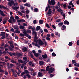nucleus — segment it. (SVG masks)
Returning a JSON list of instances; mask_svg holds the SVG:
<instances>
[{
  "mask_svg": "<svg viewBox=\"0 0 79 79\" xmlns=\"http://www.w3.org/2000/svg\"><path fill=\"white\" fill-rule=\"evenodd\" d=\"M49 67L50 66H47L46 68V70L47 71H48L49 74H52L55 71V69L52 67H50V68H49Z\"/></svg>",
  "mask_w": 79,
  "mask_h": 79,
  "instance_id": "obj_1",
  "label": "nucleus"
},
{
  "mask_svg": "<svg viewBox=\"0 0 79 79\" xmlns=\"http://www.w3.org/2000/svg\"><path fill=\"white\" fill-rule=\"evenodd\" d=\"M17 3L14 2V1L13 0H11L10 1L8 2V5L10 6H11L12 5H14V6H17Z\"/></svg>",
  "mask_w": 79,
  "mask_h": 79,
  "instance_id": "obj_2",
  "label": "nucleus"
},
{
  "mask_svg": "<svg viewBox=\"0 0 79 79\" xmlns=\"http://www.w3.org/2000/svg\"><path fill=\"white\" fill-rule=\"evenodd\" d=\"M48 6H47L46 7L45 11L46 12L48 10V8H53L52 6H51V5H49L48 4Z\"/></svg>",
  "mask_w": 79,
  "mask_h": 79,
  "instance_id": "obj_3",
  "label": "nucleus"
},
{
  "mask_svg": "<svg viewBox=\"0 0 79 79\" xmlns=\"http://www.w3.org/2000/svg\"><path fill=\"white\" fill-rule=\"evenodd\" d=\"M10 47L9 46L8 47L9 49L11 51H13V48H14V46H13V45L12 44H10Z\"/></svg>",
  "mask_w": 79,
  "mask_h": 79,
  "instance_id": "obj_4",
  "label": "nucleus"
},
{
  "mask_svg": "<svg viewBox=\"0 0 79 79\" xmlns=\"http://www.w3.org/2000/svg\"><path fill=\"white\" fill-rule=\"evenodd\" d=\"M33 34H35V37L34 39L37 40L38 39L37 37V32L36 31H33L32 32Z\"/></svg>",
  "mask_w": 79,
  "mask_h": 79,
  "instance_id": "obj_5",
  "label": "nucleus"
},
{
  "mask_svg": "<svg viewBox=\"0 0 79 79\" xmlns=\"http://www.w3.org/2000/svg\"><path fill=\"white\" fill-rule=\"evenodd\" d=\"M14 17L13 16H11L10 17V19H9L8 20V22L10 23H11V24H12L13 23V22H12V20H13L14 19Z\"/></svg>",
  "mask_w": 79,
  "mask_h": 79,
  "instance_id": "obj_6",
  "label": "nucleus"
},
{
  "mask_svg": "<svg viewBox=\"0 0 79 79\" xmlns=\"http://www.w3.org/2000/svg\"><path fill=\"white\" fill-rule=\"evenodd\" d=\"M39 45H44V42L40 40H39Z\"/></svg>",
  "mask_w": 79,
  "mask_h": 79,
  "instance_id": "obj_7",
  "label": "nucleus"
},
{
  "mask_svg": "<svg viewBox=\"0 0 79 79\" xmlns=\"http://www.w3.org/2000/svg\"><path fill=\"white\" fill-rule=\"evenodd\" d=\"M12 8L13 10H15V11H17L18 10L17 9H19V7L18 6H12Z\"/></svg>",
  "mask_w": 79,
  "mask_h": 79,
  "instance_id": "obj_8",
  "label": "nucleus"
},
{
  "mask_svg": "<svg viewBox=\"0 0 79 79\" xmlns=\"http://www.w3.org/2000/svg\"><path fill=\"white\" fill-rule=\"evenodd\" d=\"M0 15L2 16H5L6 15L4 14L3 11L0 10Z\"/></svg>",
  "mask_w": 79,
  "mask_h": 79,
  "instance_id": "obj_9",
  "label": "nucleus"
},
{
  "mask_svg": "<svg viewBox=\"0 0 79 79\" xmlns=\"http://www.w3.org/2000/svg\"><path fill=\"white\" fill-rule=\"evenodd\" d=\"M28 71H31V73H33L34 72V69L32 68H28Z\"/></svg>",
  "mask_w": 79,
  "mask_h": 79,
  "instance_id": "obj_10",
  "label": "nucleus"
},
{
  "mask_svg": "<svg viewBox=\"0 0 79 79\" xmlns=\"http://www.w3.org/2000/svg\"><path fill=\"white\" fill-rule=\"evenodd\" d=\"M34 55L35 56L36 58H38L39 56H40V54L39 53H35L34 54Z\"/></svg>",
  "mask_w": 79,
  "mask_h": 79,
  "instance_id": "obj_11",
  "label": "nucleus"
},
{
  "mask_svg": "<svg viewBox=\"0 0 79 79\" xmlns=\"http://www.w3.org/2000/svg\"><path fill=\"white\" fill-rule=\"evenodd\" d=\"M17 22L18 23H21V22H25V20L24 19H20L19 20H17Z\"/></svg>",
  "mask_w": 79,
  "mask_h": 79,
  "instance_id": "obj_12",
  "label": "nucleus"
},
{
  "mask_svg": "<svg viewBox=\"0 0 79 79\" xmlns=\"http://www.w3.org/2000/svg\"><path fill=\"white\" fill-rule=\"evenodd\" d=\"M51 5L52 6L54 5H55V3H56V2H55V1L52 0L51 1Z\"/></svg>",
  "mask_w": 79,
  "mask_h": 79,
  "instance_id": "obj_13",
  "label": "nucleus"
},
{
  "mask_svg": "<svg viewBox=\"0 0 79 79\" xmlns=\"http://www.w3.org/2000/svg\"><path fill=\"white\" fill-rule=\"evenodd\" d=\"M22 50H23V51L24 52H27V51L28 49H27V48H26V47H25L23 48L22 49Z\"/></svg>",
  "mask_w": 79,
  "mask_h": 79,
  "instance_id": "obj_14",
  "label": "nucleus"
},
{
  "mask_svg": "<svg viewBox=\"0 0 79 79\" xmlns=\"http://www.w3.org/2000/svg\"><path fill=\"white\" fill-rule=\"evenodd\" d=\"M64 24H66L67 25H69V22L66 20H65L64 21Z\"/></svg>",
  "mask_w": 79,
  "mask_h": 79,
  "instance_id": "obj_15",
  "label": "nucleus"
},
{
  "mask_svg": "<svg viewBox=\"0 0 79 79\" xmlns=\"http://www.w3.org/2000/svg\"><path fill=\"white\" fill-rule=\"evenodd\" d=\"M42 56L43 57L44 59H46V58H47L48 57L47 55L46 54H44V55H42Z\"/></svg>",
  "mask_w": 79,
  "mask_h": 79,
  "instance_id": "obj_16",
  "label": "nucleus"
},
{
  "mask_svg": "<svg viewBox=\"0 0 79 79\" xmlns=\"http://www.w3.org/2000/svg\"><path fill=\"white\" fill-rule=\"evenodd\" d=\"M38 76H39V77H42L43 76H44L42 74V73L40 72H38Z\"/></svg>",
  "mask_w": 79,
  "mask_h": 79,
  "instance_id": "obj_17",
  "label": "nucleus"
},
{
  "mask_svg": "<svg viewBox=\"0 0 79 79\" xmlns=\"http://www.w3.org/2000/svg\"><path fill=\"white\" fill-rule=\"evenodd\" d=\"M29 29H32V31H35L34 29L32 27V26H30L28 27Z\"/></svg>",
  "mask_w": 79,
  "mask_h": 79,
  "instance_id": "obj_18",
  "label": "nucleus"
},
{
  "mask_svg": "<svg viewBox=\"0 0 79 79\" xmlns=\"http://www.w3.org/2000/svg\"><path fill=\"white\" fill-rule=\"evenodd\" d=\"M2 8H3V9H8V8L7 7H5V6H1V5H0V9H2Z\"/></svg>",
  "mask_w": 79,
  "mask_h": 79,
  "instance_id": "obj_19",
  "label": "nucleus"
},
{
  "mask_svg": "<svg viewBox=\"0 0 79 79\" xmlns=\"http://www.w3.org/2000/svg\"><path fill=\"white\" fill-rule=\"evenodd\" d=\"M1 34L0 35L1 36H3L4 35H5V32H3V31H2L1 32Z\"/></svg>",
  "mask_w": 79,
  "mask_h": 79,
  "instance_id": "obj_20",
  "label": "nucleus"
},
{
  "mask_svg": "<svg viewBox=\"0 0 79 79\" xmlns=\"http://www.w3.org/2000/svg\"><path fill=\"white\" fill-rule=\"evenodd\" d=\"M39 63L40 65H43V64H44V61H39Z\"/></svg>",
  "mask_w": 79,
  "mask_h": 79,
  "instance_id": "obj_21",
  "label": "nucleus"
},
{
  "mask_svg": "<svg viewBox=\"0 0 79 79\" xmlns=\"http://www.w3.org/2000/svg\"><path fill=\"white\" fill-rule=\"evenodd\" d=\"M24 5L26 6H28V7H31V5L28 3H26L25 4H24Z\"/></svg>",
  "mask_w": 79,
  "mask_h": 79,
  "instance_id": "obj_22",
  "label": "nucleus"
},
{
  "mask_svg": "<svg viewBox=\"0 0 79 79\" xmlns=\"http://www.w3.org/2000/svg\"><path fill=\"white\" fill-rule=\"evenodd\" d=\"M14 29H15L16 30H18V29H19V27L18 26L16 25L14 27Z\"/></svg>",
  "mask_w": 79,
  "mask_h": 79,
  "instance_id": "obj_23",
  "label": "nucleus"
},
{
  "mask_svg": "<svg viewBox=\"0 0 79 79\" xmlns=\"http://www.w3.org/2000/svg\"><path fill=\"white\" fill-rule=\"evenodd\" d=\"M40 29V26H37L36 27V31H38Z\"/></svg>",
  "mask_w": 79,
  "mask_h": 79,
  "instance_id": "obj_24",
  "label": "nucleus"
},
{
  "mask_svg": "<svg viewBox=\"0 0 79 79\" xmlns=\"http://www.w3.org/2000/svg\"><path fill=\"white\" fill-rule=\"evenodd\" d=\"M55 35H56L57 36H58V35L60 37V33H58V32H56L55 33Z\"/></svg>",
  "mask_w": 79,
  "mask_h": 79,
  "instance_id": "obj_25",
  "label": "nucleus"
},
{
  "mask_svg": "<svg viewBox=\"0 0 79 79\" xmlns=\"http://www.w3.org/2000/svg\"><path fill=\"white\" fill-rule=\"evenodd\" d=\"M67 4V3H64L63 5V6H64V9H66V7H67V6H66V4Z\"/></svg>",
  "mask_w": 79,
  "mask_h": 79,
  "instance_id": "obj_26",
  "label": "nucleus"
},
{
  "mask_svg": "<svg viewBox=\"0 0 79 79\" xmlns=\"http://www.w3.org/2000/svg\"><path fill=\"white\" fill-rule=\"evenodd\" d=\"M25 28V27L24 26H22V25H20L19 26V28L21 29H24V28Z\"/></svg>",
  "mask_w": 79,
  "mask_h": 79,
  "instance_id": "obj_27",
  "label": "nucleus"
},
{
  "mask_svg": "<svg viewBox=\"0 0 79 79\" xmlns=\"http://www.w3.org/2000/svg\"><path fill=\"white\" fill-rule=\"evenodd\" d=\"M39 23L40 24H44V23L43 22V20H40L39 21Z\"/></svg>",
  "mask_w": 79,
  "mask_h": 79,
  "instance_id": "obj_28",
  "label": "nucleus"
},
{
  "mask_svg": "<svg viewBox=\"0 0 79 79\" xmlns=\"http://www.w3.org/2000/svg\"><path fill=\"white\" fill-rule=\"evenodd\" d=\"M14 33H16L17 34H19V33H20V31H18V30H17L14 31Z\"/></svg>",
  "mask_w": 79,
  "mask_h": 79,
  "instance_id": "obj_29",
  "label": "nucleus"
},
{
  "mask_svg": "<svg viewBox=\"0 0 79 79\" xmlns=\"http://www.w3.org/2000/svg\"><path fill=\"white\" fill-rule=\"evenodd\" d=\"M63 23H58V25L59 26V27H60V26H63Z\"/></svg>",
  "mask_w": 79,
  "mask_h": 79,
  "instance_id": "obj_30",
  "label": "nucleus"
},
{
  "mask_svg": "<svg viewBox=\"0 0 79 79\" xmlns=\"http://www.w3.org/2000/svg\"><path fill=\"white\" fill-rule=\"evenodd\" d=\"M23 60H24V61H26L25 63H27V62H26L27 60V57H23Z\"/></svg>",
  "mask_w": 79,
  "mask_h": 79,
  "instance_id": "obj_31",
  "label": "nucleus"
},
{
  "mask_svg": "<svg viewBox=\"0 0 79 79\" xmlns=\"http://www.w3.org/2000/svg\"><path fill=\"white\" fill-rule=\"evenodd\" d=\"M25 7H24L23 6H20V10H24V9Z\"/></svg>",
  "mask_w": 79,
  "mask_h": 79,
  "instance_id": "obj_32",
  "label": "nucleus"
},
{
  "mask_svg": "<svg viewBox=\"0 0 79 79\" xmlns=\"http://www.w3.org/2000/svg\"><path fill=\"white\" fill-rule=\"evenodd\" d=\"M57 11L58 12H61V11H63V10L61 8H59L57 9Z\"/></svg>",
  "mask_w": 79,
  "mask_h": 79,
  "instance_id": "obj_33",
  "label": "nucleus"
},
{
  "mask_svg": "<svg viewBox=\"0 0 79 79\" xmlns=\"http://www.w3.org/2000/svg\"><path fill=\"white\" fill-rule=\"evenodd\" d=\"M73 42H72V41H71L70 42H69V46H72V45H73Z\"/></svg>",
  "mask_w": 79,
  "mask_h": 79,
  "instance_id": "obj_34",
  "label": "nucleus"
},
{
  "mask_svg": "<svg viewBox=\"0 0 79 79\" xmlns=\"http://www.w3.org/2000/svg\"><path fill=\"white\" fill-rule=\"evenodd\" d=\"M52 13V11H48L46 15H51Z\"/></svg>",
  "mask_w": 79,
  "mask_h": 79,
  "instance_id": "obj_35",
  "label": "nucleus"
},
{
  "mask_svg": "<svg viewBox=\"0 0 79 79\" xmlns=\"http://www.w3.org/2000/svg\"><path fill=\"white\" fill-rule=\"evenodd\" d=\"M34 12H38L39 10L37 8H35L34 9Z\"/></svg>",
  "mask_w": 79,
  "mask_h": 79,
  "instance_id": "obj_36",
  "label": "nucleus"
},
{
  "mask_svg": "<svg viewBox=\"0 0 79 79\" xmlns=\"http://www.w3.org/2000/svg\"><path fill=\"white\" fill-rule=\"evenodd\" d=\"M17 55L18 56H23V54L21 53H19L17 54Z\"/></svg>",
  "mask_w": 79,
  "mask_h": 79,
  "instance_id": "obj_37",
  "label": "nucleus"
},
{
  "mask_svg": "<svg viewBox=\"0 0 79 79\" xmlns=\"http://www.w3.org/2000/svg\"><path fill=\"white\" fill-rule=\"evenodd\" d=\"M25 74H29V72L27 70H25L24 71Z\"/></svg>",
  "mask_w": 79,
  "mask_h": 79,
  "instance_id": "obj_38",
  "label": "nucleus"
},
{
  "mask_svg": "<svg viewBox=\"0 0 79 79\" xmlns=\"http://www.w3.org/2000/svg\"><path fill=\"white\" fill-rule=\"evenodd\" d=\"M18 62H19V63H24V62H23V60H22L21 59L19 60Z\"/></svg>",
  "mask_w": 79,
  "mask_h": 79,
  "instance_id": "obj_39",
  "label": "nucleus"
},
{
  "mask_svg": "<svg viewBox=\"0 0 79 79\" xmlns=\"http://www.w3.org/2000/svg\"><path fill=\"white\" fill-rule=\"evenodd\" d=\"M49 5H52V2L50 0H48V4Z\"/></svg>",
  "mask_w": 79,
  "mask_h": 79,
  "instance_id": "obj_40",
  "label": "nucleus"
},
{
  "mask_svg": "<svg viewBox=\"0 0 79 79\" xmlns=\"http://www.w3.org/2000/svg\"><path fill=\"white\" fill-rule=\"evenodd\" d=\"M30 56H31V58H34V56L32 54L30 53Z\"/></svg>",
  "mask_w": 79,
  "mask_h": 79,
  "instance_id": "obj_41",
  "label": "nucleus"
},
{
  "mask_svg": "<svg viewBox=\"0 0 79 79\" xmlns=\"http://www.w3.org/2000/svg\"><path fill=\"white\" fill-rule=\"evenodd\" d=\"M23 30L24 31L23 32V34H26L27 33V31L26 30L25 31V29H24Z\"/></svg>",
  "mask_w": 79,
  "mask_h": 79,
  "instance_id": "obj_42",
  "label": "nucleus"
},
{
  "mask_svg": "<svg viewBox=\"0 0 79 79\" xmlns=\"http://www.w3.org/2000/svg\"><path fill=\"white\" fill-rule=\"evenodd\" d=\"M27 33H28V34H29V33H31V31L29 29L27 30Z\"/></svg>",
  "mask_w": 79,
  "mask_h": 79,
  "instance_id": "obj_43",
  "label": "nucleus"
},
{
  "mask_svg": "<svg viewBox=\"0 0 79 79\" xmlns=\"http://www.w3.org/2000/svg\"><path fill=\"white\" fill-rule=\"evenodd\" d=\"M2 36V37L1 38V39H5V38H6L5 35H4V36Z\"/></svg>",
  "mask_w": 79,
  "mask_h": 79,
  "instance_id": "obj_44",
  "label": "nucleus"
},
{
  "mask_svg": "<svg viewBox=\"0 0 79 79\" xmlns=\"http://www.w3.org/2000/svg\"><path fill=\"white\" fill-rule=\"evenodd\" d=\"M36 75H37V73L34 72L33 73L32 76H35Z\"/></svg>",
  "mask_w": 79,
  "mask_h": 79,
  "instance_id": "obj_45",
  "label": "nucleus"
},
{
  "mask_svg": "<svg viewBox=\"0 0 79 79\" xmlns=\"http://www.w3.org/2000/svg\"><path fill=\"white\" fill-rule=\"evenodd\" d=\"M18 14L19 15H20V16H22L23 15L22 14V13L21 12H19V11H18Z\"/></svg>",
  "mask_w": 79,
  "mask_h": 79,
  "instance_id": "obj_46",
  "label": "nucleus"
},
{
  "mask_svg": "<svg viewBox=\"0 0 79 79\" xmlns=\"http://www.w3.org/2000/svg\"><path fill=\"white\" fill-rule=\"evenodd\" d=\"M5 73V74L6 75V76H8V72H6V71H4Z\"/></svg>",
  "mask_w": 79,
  "mask_h": 79,
  "instance_id": "obj_47",
  "label": "nucleus"
},
{
  "mask_svg": "<svg viewBox=\"0 0 79 79\" xmlns=\"http://www.w3.org/2000/svg\"><path fill=\"white\" fill-rule=\"evenodd\" d=\"M26 76H27V77H28V78H31V76H30L29 74H27L26 75Z\"/></svg>",
  "mask_w": 79,
  "mask_h": 79,
  "instance_id": "obj_48",
  "label": "nucleus"
},
{
  "mask_svg": "<svg viewBox=\"0 0 79 79\" xmlns=\"http://www.w3.org/2000/svg\"><path fill=\"white\" fill-rule=\"evenodd\" d=\"M52 55L53 56H56V54L55 52H53L52 53Z\"/></svg>",
  "mask_w": 79,
  "mask_h": 79,
  "instance_id": "obj_49",
  "label": "nucleus"
},
{
  "mask_svg": "<svg viewBox=\"0 0 79 79\" xmlns=\"http://www.w3.org/2000/svg\"><path fill=\"white\" fill-rule=\"evenodd\" d=\"M46 39L47 40H50V38H49V37H46Z\"/></svg>",
  "mask_w": 79,
  "mask_h": 79,
  "instance_id": "obj_50",
  "label": "nucleus"
},
{
  "mask_svg": "<svg viewBox=\"0 0 79 79\" xmlns=\"http://www.w3.org/2000/svg\"><path fill=\"white\" fill-rule=\"evenodd\" d=\"M62 28H63V29H66V26L64 25H63L62 26Z\"/></svg>",
  "mask_w": 79,
  "mask_h": 79,
  "instance_id": "obj_51",
  "label": "nucleus"
},
{
  "mask_svg": "<svg viewBox=\"0 0 79 79\" xmlns=\"http://www.w3.org/2000/svg\"><path fill=\"white\" fill-rule=\"evenodd\" d=\"M62 16H63L64 19H65V18H66V14H65L64 13L63 14Z\"/></svg>",
  "mask_w": 79,
  "mask_h": 79,
  "instance_id": "obj_52",
  "label": "nucleus"
},
{
  "mask_svg": "<svg viewBox=\"0 0 79 79\" xmlns=\"http://www.w3.org/2000/svg\"><path fill=\"white\" fill-rule=\"evenodd\" d=\"M19 18V17L18 16H15V19H17L18 20Z\"/></svg>",
  "mask_w": 79,
  "mask_h": 79,
  "instance_id": "obj_53",
  "label": "nucleus"
},
{
  "mask_svg": "<svg viewBox=\"0 0 79 79\" xmlns=\"http://www.w3.org/2000/svg\"><path fill=\"white\" fill-rule=\"evenodd\" d=\"M44 31L45 32H48V30H47V29H44Z\"/></svg>",
  "mask_w": 79,
  "mask_h": 79,
  "instance_id": "obj_54",
  "label": "nucleus"
},
{
  "mask_svg": "<svg viewBox=\"0 0 79 79\" xmlns=\"http://www.w3.org/2000/svg\"><path fill=\"white\" fill-rule=\"evenodd\" d=\"M70 10H72L73 11V13H74V9L73 8H72L70 9Z\"/></svg>",
  "mask_w": 79,
  "mask_h": 79,
  "instance_id": "obj_55",
  "label": "nucleus"
},
{
  "mask_svg": "<svg viewBox=\"0 0 79 79\" xmlns=\"http://www.w3.org/2000/svg\"><path fill=\"white\" fill-rule=\"evenodd\" d=\"M72 61L73 64H74V63H76V62L75 60H73Z\"/></svg>",
  "mask_w": 79,
  "mask_h": 79,
  "instance_id": "obj_56",
  "label": "nucleus"
},
{
  "mask_svg": "<svg viewBox=\"0 0 79 79\" xmlns=\"http://www.w3.org/2000/svg\"><path fill=\"white\" fill-rule=\"evenodd\" d=\"M0 72H1V73H4L5 71L2 69H0Z\"/></svg>",
  "mask_w": 79,
  "mask_h": 79,
  "instance_id": "obj_57",
  "label": "nucleus"
},
{
  "mask_svg": "<svg viewBox=\"0 0 79 79\" xmlns=\"http://www.w3.org/2000/svg\"><path fill=\"white\" fill-rule=\"evenodd\" d=\"M74 70L76 71H79V69L77 67H75L74 69Z\"/></svg>",
  "mask_w": 79,
  "mask_h": 79,
  "instance_id": "obj_58",
  "label": "nucleus"
},
{
  "mask_svg": "<svg viewBox=\"0 0 79 79\" xmlns=\"http://www.w3.org/2000/svg\"><path fill=\"white\" fill-rule=\"evenodd\" d=\"M19 35H20V37H22V36H24V34L23 33H20Z\"/></svg>",
  "mask_w": 79,
  "mask_h": 79,
  "instance_id": "obj_59",
  "label": "nucleus"
},
{
  "mask_svg": "<svg viewBox=\"0 0 79 79\" xmlns=\"http://www.w3.org/2000/svg\"><path fill=\"white\" fill-rule=\"evenodd\" d=\"M46 26L48 28H49V27H49V25H48V23L46 24Z\"/></svg>",
  "mask_w": 79,
  "mask_h": 79,
  "instance_id": "obj_60",
  "label": "nucleus"
},
{
  "mask_svg": "<svg viewBox=\"0 0 79 79\" xmlns=\"http://www.w3.org/2000/svg\"><path fill=\"white\" fill-rule=\"evenodd\" d=\"M69 5H71L72 4H73L72 1H71L69 3Z\"/></svg>",
  "mask_w": 79,
  "mask_h": 79,
  "instance_id": "obj_61",
  "label": "nucleus"
},
{
  "mask_svg": "<svg viewBox=\"0 0 79 79\" xmlns=\"http://www.w3.org/2000/svg\"><path fill=\"white\" fill-rule=\"evenodd\" d=\"M25 36L26 37H27L29 36V34L27 33H26L25 34H24V36Z\"/></svg>",
  "mask_w": 79,
  "mask_h": 79,
  "instance_id": "obj_62",
  "label": "nucleus"
},
{
  "mask_svg": "<svg viewBox=\"0 0 79 79\" xmlns=\"http://www.w3.org/2000/svg\"><path fill=\"white\" fill-rule=\"evenodd\" d=\"M9 44H13V41H9L8 42Z\"/></svg>",
  "mask_w": 79,
  "mask_h": 79,
  "instance_id": "obj_63",
  "label": "nucleus"
},
{
  "mask_svg": "<svg viewBox=\"0 0 79 79\" xmlns=\"http://www.w3.org/2000/svg\"><path fill=\"white\" fill-rule=\"evenodd\" d=\"M77 45H79V40H78L77 41Z\"/></svg>",
  "mask_w": 79,
  "mask_h": 79,
  "instance_id": "obj_64",
  "label": "nucleus"
}]
</instances>
